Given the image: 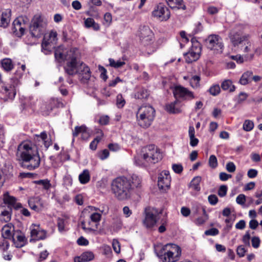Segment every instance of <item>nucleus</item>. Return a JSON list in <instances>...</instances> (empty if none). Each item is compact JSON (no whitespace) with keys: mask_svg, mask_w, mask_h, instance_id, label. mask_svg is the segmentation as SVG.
Listing matches in <instances>:
<instances>
[{"mask_svg":"<svg viewBox=\"0 0 262 262\" xmlns=\"http://www.w3.org/2000/svg\"><path fill=\"white\" fill-rule=\"evenodd\" d=\"M55 58L59 62L67 61L64 67L66 72L70 75H78L80 80L84 83L91 77L90 68L79 60L78 50L76 48L66 49L60 46L55 51Z\"/></svg>","mask_w":262,"mask_h":262,"instance_id":"nucleus-1","label":"nucleus"},{"mask_svg":"<svg viewBox=\"0 0 262 262\" xmlns=\"http://www.w3.org/2000/svg\"><path fill=\"white\" fill-rule=\"evenodd\" d=\"M141 182V179L136 174H133L130 178L118 177L112 181L111 190L117 200H127L130 198L134 188L139 187Z\"/></svg>","mask_w":262,"mask_h":262,"instance_id":"nucleus-2","label":"nucleus"},{"mask_svg":"<svg viewBox=\"0 0 262 262\" xmlns=\"http://www.w3.org/2000/svg\"><path fill=\"white\" fill-rule=\"evenodd\" d=\"M17 155L21 159V166L24 168L33 170L39 167L40 157L37 151L32 148L31 144L27 142L20 144L18 147Z\"/></svg>","mask_w":262,"mask_h":262,"instance_id":"nucleus-3","label":"nucleus"},{"mask_svg":"<svg viewBox=\"0 0 262 262\" xmlns=\"http://www.w3.org/2000/svg\"><path fill=\"white\" fill-rule=\"evenodd\" d=\"M155 117V110L150 105L141 106L136 113L137 121L139 126L146 128L149 127Z\"/></svg>","mask_w":262,"mask_h":262,"instance_id":"nucleus-4","label":"nucleus"},{"mask_svg":"<svg viewBox=\"0 0 262 262\" xmlns=\"http://www.w3.org/2000/svg\"><path fill=\"white\" fill-rule=\"evenodd\" d=\"M181 247L174 244H167L164 245L158 255L162 262H177L181 256Z\"/></svg>","mask_w":262,"mask_h":262,"instance_id":"nucleus-5","label":"nucleus"},{"mask_svg":"<svg viewBox=\"0 0 262 262\" xmlns=\"http://www.w3.org/2000/svg\"><path fill=\"white\" fill-rule=\"evenodd\" d=\"M141 152V159L143 161L139 163V165L147 166L149 164L156 163L162 159V155L159 150L154 145L143 147Z\"/></svg>","mask_w":262,"mask_h":262,"instance_id":"nucleus-6","label":"nucleus"},{"mask_svg":"<svg viewBox=\"0 0 262 262\" xmlns=\"http://www.w3.org/2000/svg\"><path fill=\"white\" fill-rule=\"evenodd\" d=\"M47 26V20L39 15L34 16L30 27L31 35L34 37H40L45 32Z\"/></svg>","mask_w":262,"mask_h":262,"instance_id":"nucleus-7","label":"nucleus"},{"mask_svg":"<svg viewBox=\"0 0 262 262\" xmlns=\"http://www.w3.org/2000/svg\"><path fill=\"white\" fill-rule=\"evenodd\" d=\"M206 47L214 54H221L223 52L224 45L222 39L219 35H210L205 40Z\"/></svg>","mask_w":262,"mask_h":262,"instance_id":"nucleus-8","label":"nucleus"},{"mask_svg":"<svg viewBox=\"0 0 262 262\" xmlns=\"http://www.w3.org/2000/svg\"><path fill=\"white\" fill-rule=\"evenodd\" d=\"M57 40L56 31L52 30L50 32L45 34L41 44L42 50L45 54H49L54 48Z\"/></svg>","mask_w":262,"mask_h":262,"instance_id":"nucleus-9","label":"nucleus"},{"mask_svg":"<svg viewBox=\"0 0 262 262\" xmlns=\"http://www.w3.org/2000/svg\"><path fill=\"white\" fill-rule=\"evenodd\" d=\"M243 26H236L229 34V38L233 45L237 46L243 41L247 40L250 36L248 34H244L242 31Z\"/></svg>","mask_w":262,"mask_h":262,"instance_id":"nucleus-10","label":"nucleus"},{"mask_svg":"<svg viewBox=\"0 0 262 262\" xmlns=\"http://www.w3.org/2000/svg\"><path fill=\"white\" fill-rule=\"evenodd\" d=\"M19 84V80L17 78H12L10 80L9 83L4 86L1 93L5 96L3 99L6 101L8 99H13L16 95V88Z\"/></svg>","mask_w":262,"mask_h":262,"instance_id":"nucleus-11","label":"nucleus"},{"mask_svg":"<svg viewBox=\"0 0 262 262\" xmlns=\"http://www.w3.org/2000/svg\"><path fill=\"white\" fill-rule=\"evenodd\" d=\"M153 16L159 18L161 21L168 20L170 16L168 8L162 4H159L152 12Z\"/></svg>","mask_w":262,"mask_h":262,"instance_id":"nucleus-12","label":"nucleus"},{"mask_svg":"<svg viewBox=\"0 0 262 262\" xmlns=\"http://www.w3.org/2000/svg\"><path fill=\"white\" fill-rule=\"evenodd\" d=\"M201 48L199 43L192 45L190 50L184 54L185 59L187 63H191L197 60L200 55Z\"/></svg>","mask_w":262,"mask_h":262,"instance_id":"nucleus-13","label":"nucleus"},{"mask_svg":"<svg viewBox=\"0 0 262 262\" xmlns=\"http://www.w3.org/2000/svg\"><path fill=\"white\" fill-rule=\"evenodd\" d=\"M30 242L42 240L46 238V231L41 229L39 225L32 224L30 228Z\"/></svg>","mask_w":262,"mask_h":262,"instance_id":"nucleus-14","label":"nucleus"},{"mask_svg":"<svg viewBox=\"0 0 262 262\" xmlns=\"http://www.w3.org/2000/svg\"><path fill=\"white\" fill-rule=\"evenodd\" d=\"M139 36L142 44L148 45L152 40L154 34L148 27L143 26L140 28Z\"/></svg>","mask_w":262,"mask_h":262,"instance_id":"nucleus-15","label":"nucleus"},{"mask_svg":"<svg viewBox=\"0 0 262 262\" xmlns=\"http://www.w3.org/2000/svg\"><path fill=\"white\" fill-rule=\"evenodd\" d=\"M171 177L167 170L162 171L159 175L158 185L160 189L166 190L170 185Z\"/></svg>","mask_w":262,"mask_h":262,"instance_id":"nucleus-16","label":"nucleus"},{"mask_svg":"<svg viewBox=\"0 0 262 262\" xmlns=\"http://www.w3.org/2000/svg\"><path fill=\"white\" fill-rule=\"evenodd\" d=\"M173 93L174 97L177 99L178 98L192 99L194 97L192 92L189 91L186 88L180 85L176 86L174 88Z\"/></svg>","mask_w":262,"mask_h":262,"instance_id":"nucleus-17","label":"nucleus"},{"mask_svg":"<svg viewBox=\"0 0 262 262\" xmlns=\"http://www.w3.org/2000/svg\"><path fill=\"white\" fill-rule=\"evenodd\" d=\"M156 214L157 211L154 209L145 210V217L143 223L147 228H151L156 225L157 222Z\"/></svg>","mask_w":262,"mask_h":262,"instance_id":"nucleus-18","label":"nucleus"},{"mask_svg":"<svg viewBox=\"0 0 262 262\" xmlns=\"http://www.w3.org/2000/svg\"><path fill=\"white\" fill-rule=\"evenodd\" d=\"M25 31V23L23 17H20L15 19L13 23L12 32L17 36L21 37Z\"/></svg>","mask_w":262,"mask_h":262,"instance_id":"nucleus-19","label":"nucleus"},{"mask_svg":"<svg viewBox=\"0 0 262 262\" xmlns=\"http://www.w3.org/2000/svg\"><path fill=\"white\" fill-rule=\"evenodd\" d=\"M79 134H81V138L83 140H88L90 136V132L85 125H81L80 126H77L75 127L74 130L72 133L73 136L72 143L74 142L75 137L78 136Z\"/></svg>","mask_w":262,"mask_h":262,"instance_id":"nucleus-20","label":"nucleus"},{"mask_svg":"<svg viewBox=\"0 0 262 262\" xmlns=\"http://www.w3.org/2000/svg\"><path fill=\"white\" fill-rule=\"evenodd\" d=\"M11 10L6 9L2 13L0 18V27L6 28L10 21Z\"/></svg>","mask_w":262,"mask_h":262,"instance_id":"nucleus-21","label":"nucleus"},{"mask_svg":"<svg viewBox=\"0 0 262 262\" xmlns=\"http://www.w3.org/2000/svg\"><path fill=\"white\" fill-rule=\"evenodd\" d=\"M14 228L12 224L5 225L2 229V234L4 238H9L12 236Z\"/></svg>","mask_w":262,"mask_h":262,"instance_id":"nucleus-22","label":"nucleus"},{"mask_svg":"<svg viewBox=\"0 0 262 262\" xmlns=\"http://www.w3.org/2000/svg\"><path fill=\"white\" fill-rule=\"evenodd\" d=\"M36 139L39 141L41 140L45 147L47 149L52 144V142L50 138H48L47 134L45 132H42L40 135H36Z\"/></svg>","mask_w":262,"mask_h":262,"instance_id":"nucleus-23","label":"nucleus"},{"mask_svg":"<svg viewBox=\"0 0 262 262\" xmlns=\"http://www.w3.org/2000/svg\"><path fill=\"white\" fill-rule=\"evenodd\" d=\"M13 241L16 247L21 248L25 245L26 238L23 233H19L13 237Z\"/></svg>","mask_w":262,"mask_h":262,"instance_id":"nucleus-24","label":"nucleus"},{"mask_svg":"<svg viewBox=\"0 0 262 262\" xmlns=\"http://www.w3.org/2000/svg\"><path fill=\"white\" fill-rule=\"evenodd\" d=\"M188 135L190 138V145L192 147L196 146L199 143V140L195 138V129L193 126H189Z\"/></svg>","mask_w":262,"mask_h":262,"instance_id":"nucleus-25","label":"nucleus"},{"mask_svg":"<svg viewBox=\"0 0 262 262\" xmlns=\"http://www.w3.org/2000/svg\"><path fill=\"white\" fill-rule=\"evenodd\" d=\"M90 173L88 169H84L79 175L78 179L80 183L82 184H85L90 181Z\"/></svg>","mask_w":262,"mask_h":262,"instance_id":"nucleus-26","label":"nucleus"},{"mask_svg":"<svg viewBox=\"0 0 262 262\" xmlns=\"http://www.w3.org/2000/svg\"><path fill=\"white\" fill-rule=\"evenodd\" d=\"M252 75L253 73L251 71H247L243 73L239 79V83L243 85L248 84L250 81Z\"/></svg>","mask_w":262,"mask_h":262,"instance_id":"nucleus-27","label":"nucleus"},{"mask_svg":"<svg viewBox=\"0 0 262 262\" xmlns=\"http://www.w3.org/2000/svg\"><path fill=\"white\" fill-rule=\"evenodd\" d=\"M221 88L224 91H229L230 92H233L235 91V87L232 84L231 80L227 79L223 81L221 84Z\"/></svg>","mask_w":262,"mask_h":262,"instance_id":"nucleus-28","label":"nucleus"},{"mask_svg":"<svg viewBox=\"0 0 262 262\" xmlns=\"http://www.w3.org/2000/svg\"><path fill=\"white\" fill-rule=\"evenodd\" d=\"M201 181V177L196 176L193 178L190 183L189 187L193 190L199 191L200 190V183Z\"/></svg>","mask_w":262,"mask_h":262,"instance_id":"nucleus-29","label":"nucleus"},{"mask_svg":"<svg viewBox=\"0 0 262 262\" xmlns=\"http://www.w3.org/2000/svg\"><path fill=\"white\" fill-rule=\"evenodd\" d=\"M178 101L176 100L173 102L170 103L166 105V110L167 112L172 114H178L181 112L180 108L176 107V104L178 103Z\"/></svg>","mask_w":262,"mask_h":262,"instance_id":"nucleus-30","label":"nucleus"},{"mask_svg":"<svg viewBox=\"0 0 262 262\" xmlns=\"http://www.w3.org/2000/svg\"><path fill=\"white\" fill-rule=\"evenodd\" d=\"M1 66L3 69L9 72L13 69L14 66L12 60L9 58H5L1 61Z\"/></svg>","mask_w":262,"mask_h":262,"instance_id":"nucleus-31","label":"nucleus"},{"mask_svg":"<svg viewBox=\"0 0 262 262\" xmlns=\"http://www.w3.org/2000/svg\"><path fill=\"white\" fill-rule=\"evenodd\" d=\"M203 216L198 217L195 221L194 223L200 226L203 225L208 219V215L207 213L205 208H202Z\"/></svg>","mask_w":262,"mask_h":262,"instance_id":"nucleus-32","label":"nucleus"},{"mask_svg":"<svg viewBox=\"0 0 262 262\" xmlns=\"http://www.w3.org/2000/svg\"><path fill=\"white\" fill-rule=\"evenodd\" d=\"M166 2L168 5L171 8H182L183 10H185L186 8L185 6L181 7L182 0H166Z\"/></svg>","mask_w":262,"mask_h":262,"instance_id":"nucleus-33","label":"nucleus"},{"mask_svg":"<svg viewBox=\"0 0 262 262\" xmlns=\"http://www.w3.org/2000/svg\"><path fill=\"white\" fill-rule=\"evenodd\" d=\"M149 95L148 91L144 89H139L135 94V97L137 99H146Z\"/></svg>","mask_w":262,"mask_h":262,"instance_id":"nucleus-34","label":"nucleus"},{"mask_svg":"<svg viewBox=\"0 0 262 262\" xmlns=\"http://www.w3.org/2000/svg\"><path fill=\"white\" fill-rule=\"evenodd\" d=\"M84 24L86 27H93L96 30H99L100 28L99 25L95 23L94 20L92 18H88L85 19Z\"/></svg>","mask_w":262,"mask_h":262,"instance_id":"nucleus-35","label":"nucleus"},{"mask_svg":"<svg viewBox=\"0 0 262 262\" xmlns=\"http://www.w3.org/2000/svg\"><path fill=\"white\" fill-rule=\"evenodd\" d=\"M3 200L5 203L11 206H13L16 203V199L13 196L9 195L8 192L4 194Z\"/></svg>","mask_w":262,"mask_h":262,"instance_id":"nucleus-36","label":"nucleus"},{"mask_svg":"<svg viewBox=\"0 0 262 262\" xmlns=\"http://www.w3.org/2000/svg\"><path fill=\"white\" fill-rule=\"evenodd\" d=\"M81 258L83 261H89L94 258V254L91 251H86L81 254Z\"/></svg>","mask_w":262,"mask_h":262,"instance_id":"nucleus-37","label":"nucleus"},{"mask_svg":"<svg viewBox=\"0 0 262 262\" xmlns=\"http://www.w3.org/2000/svg\"><path fill=\"white\" fill-rule=\"evenodd\" d=\"M108 61H109V63H110V66L112 67H113V68H116V69L119 68L125 64V62L123 61H121V60L115 61L114 59H113L112 58H110L108 59Z\"/></svg>","mask_w":262,"mask_h":262,"instance_id":"nucleus-38","label":"nucleus"},{"mask_svg":"<svg viewBox=\"0 0 262 262\" xmlns=\"http://www.w3.org/2000/svg\"><path fill=\"white\" fill-rule=\"evenodd\" d=\"M35 183L37 184L41 185L45 190L49 189L51 186L50 181L47 179L36 181H35Z\"/></svg>","mask_w":262,"mask_h":262,"instance_id":"nucleus-39","label":"nucleus"},{"mask_svg":"<svg viewBox=\"0 0 262 262\" xmlns=\"http://www.w3.org/2000/svg\"><path fill=\"white\" fill-rule=\"evenodd\" d=\"M254 127L253 122L250 120H246L243 124V129L247 132L251 130Z\"/></svg>","mask_w":262,"mask_h":262,"instance_id":"nucleus-40","label":"nucleus"},{"mask_svg":"<svg viewBox=\"0 0 262 262\" xmlns=\"http://www.w3.org/2000/svg\"><path fill=\"white\" fill-rule=\"evenodd\" d=\"M67 221L63 218H58L57 220V226L60 232L64 230V227L67 224Z\"/></svg>","mask_w":262,"mask_h":262,"instance_id":"nucleus-41","label":"nucleus"},{"mask_svg":"<svg viewBox=\"0 0 262 262\" xmlns=\"http://www.w3.org/2000/svg\"><path fill=\"white\" fill-rule=\"evenodd\" d=\"M220 90L221 89L219 85L215 84L210 87L209 90V92L211 95L213 96H216L220 93Z\"/></svg>","mask_w":262,"mask_h":262,"instance_id":"nucleus-42","label":"nucleus"},{"mask_svg":"<svg viewBox=\"0 0 262 262\" xmlns=\"http://www.w3.org/2000/svg\"><path fill=\"white\" fill-rule=\"evenodd\" d=\"M90 218L92 222L98 223L101 220V214L98 212H92L90 216Z\"/></svg>","mask_w":262,"mask_h":262,"instance_id":"nucleus-43","label":"nucleus"},{"mask_svg":"<svg viewBox=\"0 0 262 262\" xmlns=\"http://www.w3.org/2000/svg\"><path fill=\"white\" fill-rule=\"evenodd\" d=\"M125 103V101L121 94H118L117 96L116 104L119 108L122 107Z\"/></svg>","mask_w":262,"mask_h":262,"instance_id":"nucleus-44","label":"nucleus"},{"mask_svg":"<svg viewBox=\"0 0 262 262\" xmlns=\"http://www.w3.org/2000/svg\"><path fill=\"white\" fill-rule=\"evenodd\" d=\"M209 165L212 168H215L217 166V160L214 155H211L209 159Z\"/></svg>","mask_w":262,"mask_h":262,"instance_id":"nucleus-45","label":"nucleus"},{"mask_svg":"<svg viewBox=\"0 0 262 262\" xmlns=\"http://www.w3.org/2000/svg\"><path fill=\"white\" fill-rule=\"evenodd\" d=\"M101 136H97L90 143V148L92 150H95L97 148L98 143L101 140Z\"/></svg>","mask_w":262,"mask_h":262,"instance_id":"nucleus-46","label":"nucleus"},{"mask_svg":"<svg viewBox=\"0 0 262 262\" xmlns=\"http://www.w3.org/2000/svg\"><path fill=\"white\" fill-rule=\"evenodd\" d=\"M9 247V243L8 241L6 239V238L3 239V240L0 242V249L5 251H6Z\"/></svg>","mask_w":262,"mask_h":262,"instance_id":"nucleus-47","label":"nucleus"},{"mask_svg":"<svg viewBox=\"0 0 262 262\" xmlns=\"http://www.w3.org/2000/svg\"><path fill=\"white\" fill-rule=\"evenodd\" d=\"M200 80V78L199 76H194L192 77L190 80V83L192 87H197L199 85Z\"/></svg>","mask_w":262,"mask_h":262,"instance_id":"nucleus-48","label":"nucleus"},{"mask_svg":"<svg viewBox=\"0 0 262 262\" xmlns=\"http://www.w3.org/2000/svg\"><path fill=\"white\" fill-rule=\"evenodd\" d=\"M227 191V187L226 185H222L218 190V195L221 197L225 196Z\"/></svg>","mask_w":262,"mask_h":262,"instance_id":"nucleus-49","label":"nucleus"},{"mask_svg":"<svg viewBox=\"0 0 262 262\" xmlns=\"http://www.w3.org/2000/svg\"><path fill=\"white\" fill-rule=\"evenodd\" d=\"M226 170L229 172H233L235 171L236 166L232 162H228L226 166Z\"/></svg>","mask_w":262,"mask_h":262,"instance_id":"nucleus-50","label":"nucleus"},{"mask_svg":"<svg viewBox=\"0 0 262 262\" xmlns=\"http://www.w3.org/2000/svg\"><path fill=\"white\" fill-rule=\"evenodd\" d=\"M219 233V231L216 228H211L208 230H206L205 232V234L206 235H211L214 236L217 235Z\"/></svg>","mask_w":262,"mask_h":262,"instance_id":"nucleus-51","label":"nucleus"},{"mask_svg":"<svg viewBox=\"0 0 262 262\" xmlns=\"http://www.w3.org/2000/svg\"><path fill=\"white\" fill-rule=\"evenodd\" d=\"M208 202L211 205H215L218 202V198L215 194H211L208 197Z\"/></svg>","mask_w":262,"mask_h":262,"instance_id":"nucleus-52","label":"nucleus"},{"mask_svg":"<svg viewBox=\"0 0 262 262\" xmlns=\"http://www.w3.org/2000/svg\"><path fill=\"white\" fill-rule=\"evenodd\" d=\"M112 246L114 250L117 253H119L120 252V246L119 242L116 239H114L112 242Z\"/></svg>","mask_w":262,"mask_h":262,"instance_id":"nucleus-53","label":"nucleus"},{"mask_svg":"<svg viewBox=\"0 0 262 262\" xmlns=\"http://www.w3.org/2000/svg\"><path fill=\"white\" fill-rule=\"evenodd\" d=\"M236 202L238 204L244 205L246 202V196L243 194L238 195L236 197Z\"/></svg>","mask_w":262,"mask_h":262,"instance_id":"nucleus-54","label":"nucleus"},{"mask_svg":"<svg viewBox=\"0 0 262 262\" xmlns=\"http://www.w3.org/2000/svg\"><path fill=\"white\" fill-rule=\"evenodd\" d=\"M108 156L109 151L107 149H106L101 151L98 155L99 158L102 160L107 158Z\"/></svg>","mask_w":262,"mask_h":262,"instance_id":"nucleus-55","label":"nucleus"},{"mask_svg":"<svg viewBox=\"0 0 262 262\" xmlns=\"http://www.w3.org/2000/svg\"><path fill=\"white\" fill-rule=\"evenodd\" d=\"M252 246L254 248H257L259 246L260 239L258 237H253L251 239Z\"/></svg>","mask_w":262,"mask_h":262,"instance_id":"nucleus-56","label":"nucleus"},{"mask_svg":"<svg viewBox=\"0 0 262 262\" xmlns=\"http://www.w3.org/2000/svg\"><path fill=\"white\" fill-rule=\"evenodd\" d=\"M248 97V95L245 92H241L238 96L237 102L241 103L245 101Z\"/></svg>","mask_w":262,"mask_h":262,"instance_id":"nucleus-57","label":"nucleus"},{"mask_svg":"<svg viewBox=\"0 0 262 262\" xmlns=\"http://www.w3.org/2000/svg\"><path fill=\"white\" fill-rule=\"evenodd\" d=\"M237 254L241 257L244 256L246 250L244 247L242 246H239L237 247Z\"/></svg>","mask_w":262,"mask_h":262,"instance_id":"nucleus-58","label":"nucleus"},{"mask_svg":"<svg viewBox=\"0 0 262 262\" xmlns=\"http://www.w3.org/2000/svg\"><path fill=\"white\" fill-rule=\"evenodd\" d=\"M172 168L173 171L177 173H180L183 170V166L181 164H173Z\"/></svg>","mask_w":262,"mask_h":262,"instance_id":"nucleus-59","label":"nucleus"},{"mask_svg":"<svg viewBox=\"0 0 262 262\" xmlns=\"http://www.w3.org/2000/svg\"><path fill=\"white\" fill-rule=\"evenodd\" d=\"M1 215L4 216V218L3 219L5 222H7L10 220V212L8 210H4L1 213Z\"/></svg>","mask_w":262,"mask_h":262,"instance_id":"nucleus-60","label":"nucleus"},{"mask_svg":"<svg viewBox=\"0 0 262 262\" xmlns=\"http://www.w3.org/2000/svg\"><path fill=\"white\" fill-rule=\"evenodd\" d=\"M250 235L249 232H247L243 238V243L248 246H250Z\"/></svg>","mask_w":262,"mask_h":262,"instance_id":"nucleus-61","label":"nucleus"},{"mask_svg":"<svg viewBox=\"0 0 262 262\" xmlns=\"http://www.w3.org/2000/svg\"><path fill=\"white\" fill-rule=\"evenodd\" d=\"M231 174H227L225 172H221L219 176L220 180L223 181H227L229 178H231Z\"/></svg>","mask_w":262,"mask_h":262,"instance_id":"nucleus-62","label":"nucleus"},{"mask_svg":"<svg viewBox=\"0 0 262 262\" xmlns=\"http://www.w3.org/2000/svg\"><path fill=\"white\" fill-rule=\"evenodd\" d=\"M248 177L250 178H254L257 175V171L254 169H250L247 173Z\"/></svg>","mask_w":262,"mask_h":262,"instance_id":"nucleus-63","label":"nucleus"},{"mask_svg":"<svg viewBox=\"0 0 262 262\" xmlns=\"http://www.w3.org/2000/svg\"><path fill=\"white\" fill-rule=\"evenodd\" d=\"M108 147L111 150L113 151H118L120 148L119 144H118L117 143L110 144L108 145Z\"/></svg>","mask_w":262,"mask_h":262,"instance_id":"nucleus-64","label":"nucleus"}]
</instances>
